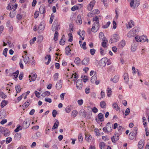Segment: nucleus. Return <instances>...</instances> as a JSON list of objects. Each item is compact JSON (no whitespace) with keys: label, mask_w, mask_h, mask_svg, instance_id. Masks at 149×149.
I'll return each instance as SVG.
<instances>
[{"label":"nucleus","mask_w":149,"mask_h":149,"mask_svg":"<svg viewBox=\"0 0 149 149\" xmlns=\"http://www.w3.org/2000/svg\"><path fill=\"white\" fill-rule=\"evenodd\" d=\"M135 39L137 42H141V41L140 36H136L135 38Z\"/></svg>","instance_id":"50"},{"label":"nucleus","mask_w":149,"mask_h":149,"mask_svg":"<svg viewBox=\"0 0 149 149\" xmlns=\"http://www.w3.org/2000/svg\"><path fill=\"white\" fill-rule=\"evenodd\" d=\"M37 75L36 73L35 74H31V75H29V77L30 78L31 77V79L33 81H34L37 78Z\"/></svg>","instance_id":"24"},{"label":"nucleus","mask_w":149,"mask_h":149,"mask_svg":"<svg viewBox=\"0 0 149 149\" xmlns=\"http://www.w3.org/2000/svg\"><path fill=\"white\" fill-rule=\"evenodd\" d=\"M45 7L44 5H42L39 8V12L41 14H42L45 12Z\"/></svg>","instance_id":"16"},{"label":"nucleus","mask_w":149,"mask_h":149,"mask_svg":"<svg viewBox=\"0 0 149 149\" xmlns=\"http://www.w3.org/2000/svg\"><path fill=\"white\" fill-rule=\"evenodd\" d=\"M6 141L7 143H9L12 141V138L10 137H7L6 139Z\"/></svg>","instance_id":"55"},{"label":"nucleus","mask_w":149,"mask_h":149,"mask_svg":"<svg viewBox=\"0 0 149 149\" xmlns=\"http://www.w3.org/2000/svg\"><path fill=\"white\" fill-rule=\"evenodd\" d=\"M97 117L100 122H102L104 121V116L102 113H99L97 115Z\"/></svg>","instance_id":"25"},{"label":"nucleus","mask_w":149,"mask_h":149,"mask_svg":"<svg viewBox=\"0 0 149 149\" xmlns=\"http://www.w3.org/2000/svg\"><path fill=\"white\" fill-rule=\"evenodd\" d=\"M29 105V102H26L24 103L22 106L24 107L25 108H26Z\"/></svg>","instance_id":"59"},{"label":"nucleus","mask_w":149,"mask_h":149,"mask_svg":"<svg viewBox=\"0 0 149 149\" xmlns=\"http://www.w3.org/2000/svg\"><path fill=\"white\" fill-rule=\"evenodd\" d=\"M64 37V36L63 35L61 39L60 40V44L62 45H63L65 43V41L64 40H63V38Z\"/></svg>","instance_id":"41"},{"label":"nucleus","mask_w":149,"mask_h":149,"mask_svg":"<svg viewBox=\"0 0 149 149\" xmlns=\"http://www.w3.org/2000/svg\"><path fill=\"white\" fill-rule=\"evenodd\" d=\"M113 108L116 111H118L119 109V107L117 104L115 103L113 104Z\"/></svg>","instance_id":"49"},{"label":"nucleus","mask_w":149,"mask_h":149,"mask_svg":"<svg viewBox=\"0 0 149 149\" xmlns=\"http://www.w3.org/2000/svg\"><path fill=\"white\" fill-rule=\"evenodd\" d=\"M56 120L57 123L56 122H55L54 123V126L52 128V129L53 130H54L55 129H57L58 126L59 124V121L58 120Z\"/></svg>","instance_id":"27"},{"label":"nucleus","mask_w":149,"mask_h":149,"mask_svg":"<svg viewBox=\"0 0 149 149\" xmlns=\"http://www.w3.org/2000/svg\"><path fill=\"white\" fill-rule=\"evenodd\" d=\"M130 112V110L129 108H127L125 112V116H127L129 115Z\"/></svg>","instance_id":"52"},{"label":"nucleus","mask_w":149,"mask_h":149,"mask_svg":"<svg viewBox=\"0 0 149 149\" xmlns=\"http://www.w3.org/2000/svg\"><path fill=\"white\" fill-rule=\"evenodd\" d=\"M95 2L96 1L95 0H93L90 2V3L88 5L87 8L89 11H91L92 10L93 7L95 4Z\"/></svg>","instance_id":"7"},{"label":"nucleus","mask_w":149,"mask_h":149,"mask_svg":"<svg viewBox=\"0 0 149 149\" xmlns=\"http://www.w3.org/2000/svg\"><path fill=\"white\" fill-rule=\"evenodd\" d=\"M78 139L79 142H81L82 141V135L81 133H79L78 136Z\"/></svg>","instance_id":"48"},{"label":"nucleus","mask_w":149,"mask_h":149,"mask_svg":"<svg viewBox=\"0 0 149 149\" xmlns=\"http://www.w3.org/2000/svg\"><path fill=\"white\" fill-rule=\"evenodd\" d=\"M89 61V57H86L84 58L82 61V63L83 65H86L88 64Z\"/></svg>","instance_id":"10"},{"label":"nucleus","mask_w":149,"mask_h":149,"mask_svg":"<svg viewBox=\"0 0 149 149\" xmlns=\"http://www.w3.org/2000/svg\"><path fill=\"white\" fill-rule=\"evenodd\" d=\"M16 90L17 93H18L21 91L20 86L19 85H18L15 86Z\"/></svg>","instance_id":"46"},{"label":"nucleus","mask_w":149,"mask_h":149,"mask_svg":"<svg viewBox=\"0 0 149 149\" xmlns=\"http://www.w3.org/2000/svg\"><path fill=\"white\" fill-rule=\"evenodd\" d=\"M139 27L136 26L134 28L131 30L133 32V33H134L135 36L139 31Z\"/></svg>","instance_id":"14"},{"label":"nucleus","mask_w":149,"mask_h":149,"mask_svg":"<svg viewBox=\"0 0 149 149\" xmlns=\"http://www.w3.org/2000/svg\"><path fill=\"white\" fill-rule=\"evenodd\" d=\"M29 57L28 56H27V55H25V56L24 58V63L26 64H27L28 63L30 62V61H29Z\"/></svg>","instance_id":"29"},{"label":"nucleus","mask_w":149,"mask_h":149,"mask_svg":"<svg viewBox=\"0 0 149 149\" xmlns=\"http://www.w3.org/2000/svg\"><path fill=\"white\" fill-rule=\"evenodd\" d=\"M48 59V61L47 62H45V63H46L47 65H48L50 63V61H51V57L50 55H47L45 58V60H46Z\"/></svg>","instance_id":"23"},{"label":"nucleus","mask_w":149,"mask_h":149,"mask_svg":"<svg viewBox=\"0 0 149 149\" xmlns=\"http://www.w3.org/2000/svg\"><path fill=\"white\" fill-rule=\"evenodd\" d=\"M58 73H56L54 74V80L56 81L57 80L58 78Z\"/></svg>","instance_id":"57"},{"label":"nucleus","mask_w":149,"mask_h":149,"mask_svg":"<svg viewBox=\"0 0 149 149\" xmlns=\"http://www.w3.org/2000/svg\"><path fill=\"white\" fill-rule=\"evenodd\" d=\"M99 28V25L98 24V22L97 23H94L93 26L91 28V31L94 32H96Z\"/></svg>","instance_id":"6"},{"label":"nucleus","mask_w":149,"mask_h":149,"mask_svg":"<svg viewBox=\"0 0 149 149\" xmlns=\"http://www.w3.org/2000/svg\"><path fill=\"white\" fill-rule=\"evenodd\" d=\"M76 86L77 88L78 89H81L82 87V82L81 79H79L77 81Z\"/></svg>","instance_id":"8"},{"label":"nucleus","mask_w":149,"mask_h":149,"mask_svg":"<svg viewBox=\"0 0 149 149\" xmlns=\"http://www.w3.org/2000/svg\"><path fill=\"white\" fill-rule=\"evenodd\" d=\"M6 116V114L5 111H3L0 112V118H4Z\"/></svg>","instance_id":"17"},{"label":"nucleus","mask_w":149,"mask_h":149,"mask_svg":"<svg viewBox=\"0 0 149 149\" xmlns=\"http://www.w3.org/2000/svg\"><path fill=\"white\" fill-rule=\"evenodd\" d=\"M36 39V37H34L33 39L30 41V44H32L34 43V41H35Z\"/></svg>","instance_id":"58"},{"label":"nucleus","mask_w":149,"mask_h":149,"mask_svg":"<svg viewBox=\"0 0 149 149\" xmlns=\"http://www.w3.org/2000/svg\"><path fill=\"white\" fill-rule=\"evenodd\" d=\"M137 46L136 44H133L131 45V49L133 52L135 51L137 49Z\"/></svg>","instance_id":"30"},{"label":"nucleus","mask_w":149,"mask_h":149,"mask_svg":"<svg viewBox=\"0 0 149 149\" xmlns=\"http://www.w3.org/2000/svg\"><path fill=\"white\" fill-rule=\"evenodd\" d=\"M137 127H134L133 130L129 134V138L130 139L133 140L134 138L137 134Z\"/></svg>","instance_id":"1"},{"label":"nucleus","mask_w":149,"mask_h":149,"mask_svg":"<svg viewBox=\"0 0 149 149\" xmlns=\"http://www.w3.org/2000/svg\"><path fill=\"white\" fill-rule=\"evenodd\" d=\"M99 37L100 39L102 41L104 40L106 41V40H107V38L104 36L103 33L102 32H101L100 33Z\"/></svg>","instance_id":"19"},{"label":"nucleus","mask_w":149,"mask_h":149,"mask_svg":"<svg viewBox=\"0 0 149 149\" xmlns=\"http://www.w3.org/2000/svg\"><path fill=\"white\" fill-rule=\"evenodd\" d=\"M125 45V41L124 40H122L118 44V46L120 47H123Z\"/></svg>","instance_id":"28"},{"label":"nucleus","mask_w":149,"mask_h":149,"mask_svg":"<svg viewBox=\"0 0 149 149\" xmlns=\"http://www.w3.org/2000/svg\"><path fill=\"white\" fill-rule=\"evenodd\" d=\"M124 79L125 81V82L126 83H127L129 81V78L128 73H125L123 75Z\"/></svg>","instance_id":"22"},{"label":"nucleus","mask_w":149,"mask_h":149,"mask_svg":"<svg viewBox=\"0 0 149 149\" xmlns=\"http://www.w3.org/2000/svg\"><path fill=\"white\" fill-rule=\"evenodd\" d=\"M21 137V134L20 133H16L14 139L15 140H19Z\"/></svg>","instance_id":"18"},{"label":"nucleus","mask_w":149,"mask_h":149,"mask_svg":"<svg viewBox=\"0 0 149 149\" xmlns=\"http://www.w3.org/2000/svg\"><path fill=\"white\" fill-rule=\"evenodd\" d=\"M0 96L3 99H5L7 96L3 92H0Z\"/></svg>","instance_id":"47"},{"label":"nucleus","mask_w":149,"mask_h":149,"mask_svg":"<svg viewBox=\"0 0 149 149\" xmlns=\"http://www.w3.org/2000/svg\"><path fill=\"white\" fill-rule=\"evenodd\" d=\"M110 22H108L106 24L104 25L103 26V28H107L109 26L110 24Z\"/></svg>","instance_id":"62"},{"label":"nucleus","mask_w":149,"mask_h":149,"mask_svg":"<svg viewBox=\"0 0 149 149\" xmlns=\"http://www.w3.org/2000/svg\"><path fill=\"white\" fill-rule=\"evenodd\" d=\"M45 25L42 22H41L38 28V30H39L40 31H43L44 30L45 28Z\"/></svg>","instance_id":"20"},{"label":"nucleus","mask_w":149,"mask_h":149,"mask_svg":"<svg viewBox=\"0 0 149 149\" xmlns=\"http://www.w3.org/2000/svg\"><path fill=\"white\" fill-rule=\"evenodd\" d=\"M10 16L11 17L13 18L16 15V12L15 10H13V11H11L10 13Z\"/></svg>","instance_id":"35"},{"label":"nucleus","mask_w":149,"mask_h":149,"mask_svg":"<svg viewBox=\"0 0 149 149\" xmlns=\"http://www.w3.org/2000/svg\"><path fill=\"white\" fill-rule=\"evenodd\" d=\"M5 136H8L10 134L9 131L7 129L5 128L1 132Z\"/></svg>","instance_id":"9"},{"label":"nucleus","mask_w":149,"mask_h":149,"mask_svg":"<svg viewBox=\"0 0 149 149\" xmlns=\"http://www.w3.org/2000/svg\"><path fill=\"white\" fill-rule=\"evenodd\" d=\"M120 37L118 35L114 34L113 35L112 38L110 39L109 42L112 43L113 42H116L119 40Z\"/></svg>","instance_id":"3"},{"label":"nucleus","mask_w":149,"mask_h":149,"mask_svg":"<svg viewBox=\"0 0 149 149\" xmlns=\"http://www.w3.org/2000/svg\"><path fill=\"white\" fill-rule=\"evenodd\" d=\"M50 94V93L48 91H46L42 95V96L45 97L46 96H49Z\"/></svg>","instance_id":"44"},{"label":"nucleus","mask_w":149,"mask_h":149,"mask_svg":"<svg viewBox=\"0 0 149 149\" xmlns=\"http://www.w3.org/2000/svg\"><path fill=\"white\" fill-rule=\"evenodd\" d=\"M134 36H135V34L133 33V32L131 30L127 34V36L129 38H131Z\"/></svg>","instance_id":"33"},{"label":"nucleus","mask_w":149,"mask_h":149,"mask_svg":"<svg viewBox=\"0 0 149 149\" xmlns=\"http://www.w3.org/2000/svg\"><path fill=\"white\" fill-rule=\"evenodd\" d=\"M78 8V7L77 6H74L72 7L71 8V10L73 11H74Z\"/></svg>","instance_id":"64"},{"label":"nucleus","mask_w":149,"mask_h":149,"mask_svg":"<svg viewBox=\"0 0 149 149\" xmlns=\"http://www.w3.org/2000/svg\"><path fill=\"white\" fill-rule=\"evenodd\" d=\"M144 145V141L143 140H140L138 143V147L139 148L142 149Z\"/></svg>","instance_id":"13"},{"label":"nucleus","mask_w":149,"mask_h":149,"mask_svg":"<svg viewBox=\"0 0 149 149\" xmlns=\"http://www.w3.org/2000/svg\"><path fill=\"white\" fill-rule=\"evenodd\" d=\"M100 106L101 108H103L106 107V103L104 101H102L100 104Z\"/></svg>","instance_id":"38"},{"label":"nucleus","mask_w":149,"mask_h":149,"mask_svg":"<svg viewBox=\"0 0 149 149\" xmlns=\"http://www.w3.org/2000/svg\"><path fill=\"white\" fill-rule=\"evenodd\" d=\"M65 54H66L67 55H69L70 54V52L71 51V50L70 49V48L69 47V46H67L65 48Z\"/></svg>","instance_id":"31"},{"label":"nucleus","mask_w":149,"mask_h":149,"mask_svg":"<svg viewBox=\"0 0 149 149\" xmlns=\"http://www.w3.org/2000/svg\"><path fill=\"white\" fill-rule=\"evenodd\" d=\"M59 27V25L58 24V21L55 20L52 26V30L54 31L58 30L59 28L60 29Z\"/></svg>","instance_id":"5"},{"label":"nucleus","mask_w":149,"mask_h":149,"mask_svg":"<svg viewBox=\"0 0 149 149\" xmlns=\"http://www.w3.org/2000/svg\"><path fill=\"white\" fill-rule=\"evenodd\" d=\"M77 112L76 110H74L72 112L71 115L72 116H73L74 118L77 115Z\"/></svg>","instance_id":"45"},{"label":"nucleus","mask_w":149,"mask_h":149,"mask_svg":"<svg viewBox=\"0 0 149 149\" xmlns=\"http://www.w3.org/2000/svg\"><path fill=\"white\" fill-rule=\"evenodd\" d=\"M22 127L21 126L19 125L17 126V128L14 131L16 132H18L19 130H22Z\"/></svg>","instance_id":"53"},{"label":"nucleus","mask_w":149,"mask_h":149,"mask_svg":"<svg viewBox=\"0 0 149 149\" xmlns=\"http://www.w3.org/2000/svg\"><path fill=\"white\" fill-rule=\"evenodd\" d=\"M107 95L108 97H110V95H111V93L112 92V91L111 90V88H107Z\"/></svg>","instance_id":"42"},{"label":"nucleus","mask_w":149,"mask_h":149,"mask_svg":"<svg viewBox=\"0 0 149 149\" xmlns=\"http://www.w3.org/2000/svg\"><path fill=\"white\" fill-rule=\"evenodd\" d=\"M105 41L104 40H103V42L102 43V45L105 48L107 47V42H108L107 40H106Z\"/></svg>","instance_id":"51"},{"label":"nucleus","mask_w":149,"mask_h":149,"mask_svg":"<svg viewBox=\"0 0 149 149\" xmlns=\"http://www.w3.org/2000/svg\"><path fill=\"white\" fill-rule=\"evenodd\" d=\"M92 138V136L91 135H86L85 139H86L88 141L89 140Z\"/></svg>","instance_id":"56"},{"label":"nucleus","mask_w":149,"mask_h":149,"mask_svg":"<svg viewBox=\"0 0 149 149\" xmlns=\"http://www.w3.org/2000/svg\"><path fill=\"white\" fill-rule=\"evenodd\" d=\"M112 125H111L110 122L108 123L106 125V127L108 130V133L111 132L112 130Z\"/></svg>","instance_id":"11"},{"label":"nucleus","mask_w":149,"mask_h":149,"mask_svg":"<svg viewBox=\"0 0 149 149\" xmlns=\"http://www.w3.org/2000/svg\"><path fill=\"white\" fill-rule=\"evenodd\" d=\"M58 32L57 31H56L55 32L54 37V40L56 41L58 40Z\"/></svg>","instance_id":"39"},{"label":"nucleus","mask_w":149,"mask_h":149,"mask_svg":"<svg viewBox=\"0 0 149 149\" xmlns=\"http://www.w3.org/2000/svg\"><path fill=\"white\" fill-rule=\"evenodd\" d=\"M62 81H61V80H60L57 82L56 85V88L57 89L59 90L61 88V87H62Z\"/></svg>","instance_id":"15"},{"label":"nucleus","mask_w":149,"mask_h":149,"mask_svg":"<svg viewBox=\"0 0 149 149\" xmlns=\"http://www.w3.org/2000/svg\"><path fill=\"white\" fill-rule=\"evenodd\" d=\"M93 22L95 21V22H94V23H96L98 22V24L99 25V18L97 16H95L93 17Z\"/></svg>","instance_id":"37"},{"label":"nucleus","mask_w":149,"mask_h":149,"mask_svg":"<svg viewBox=\"0 0 149 149\" xmlns=\"http://www.w3.org/2000/svg\"><path fill=\"white\" fill-rule=\"evenodd\" d=\"M105 145V143L103 142H102L100 143L99 144V147L100 149H102L103 146H104Z\"/></svg>","instance_id":"63"},{"label":"nucleus","mask_w":149,"mask_h":149,"mask_svg":"<svg viewBox=\"0 0 149 149\" xmlns=\"http://www.w3.org/2000/svg\"><path fill=\"white\" fill-rule=\"evenodd\" d=\"M86 112L84 109H81L79 111V114L84 118H85L86 116Z\"/></svg>","instance_id":"12"},{"label":"nucleus","mask_w":149,"mask_h":149,"mask_svg":"<svg viewBox=\"0 0 149 149\" xmlns=\"http://www.w3.org/2000/svg\"><path fill=\"white\" fill-rule=\"evenodd\" d=\"M19 73V71L18 70L13 73V74H14V76L15 78H17V77Z\"/></svg>","instance_id":"54"},{"label":"nucleus","mask_w":149,"mask_h":149,"mask_svg":"<svg viewBox=\"0 0 149 149\" xmlns=\"http://www.w3.org/2000/svg\"><path fill=\"white\" fill-rule=\"evenodd\" d=\"M8 51V49L7 48H5L3 51V54L6 57L7 56V53Z\"/></svg>","instance_id":"61"},{"label":"nucleus","mask_w":149,"mask_h":149,"mask_svg":"<svg viewBox=\"0 0 149 149\" xmlns=\"http://www.w3.org/2000/svg\"><path fill=\"white\" fill-rule=\"evenodd\" d=\"M97 80V76L96 75H94L91 78V81L92 83H94V81Z\"/></svg>","instance_id":"34"},{"label":"nucleus","mask_w":149,"mask_h":149,"mask_svg":"<svg viewBox=\"0 0 149 149\" xmlns=\"http://www.w3.org/2000/svg\"><path fill=\"white\" fill-rule=\"evenodd\" d=\"M76 22L79 24H81L82 23V21L80 15H78L77 17L76 20Z\"/></svg>","instance_id":"21"},{"label":"nucleus","mask_w":149,"mask_h":149,"mask_svg":"<svg viewBox=\"0 0 149 149\" xmlns=\"http://www.w3.org/2000/svg\"><path fill=\"white\" fill-rule=\"evenodd\" d=\"M140 38L141 40V42H144L146 41H147V42H148V40L146 36L143 35L141 36H140Z\"/></svg>","instance_id":"26"},{"label":"nucleus","mask_w":149,"mask_h":149,"mask_svg":"<svg viewBox=\"0 0 149 149\" xmlns=\"http://www.w3.org/2000/svg\"><path fill=\"white\" fill-rule=\"evenodd\" d=\"M140 1L139 0H136L134 1V0H132L130 2V6L133 9H135L139 5Z\"/></svg>","instance_id":"2"},{"label":"nucleus","mask_w":149,"mask_h":149,"mask_svg":"<svg viewBox=\"0 0 149 149\" xmlns=\"http://www.w3.org/2000/svg\"><path fill=\"white\" fill-rule=\"evenodd\" d=\"M80 59L79 57H77L75 58L74 62L77 65H79L80 63Z\"/></svg>","instance_id":"43"},{"label":"nucleus","mask_w":149,"mask_h":149,"mask_svg":"<svg viewBox=\"0 0 149 149\" xmlns=\"http://www.w3.org/2000/svg\"><path fill=\"white\" fill-rule=\"evenodd\" d=\"M119 77L118 76H115L112 79L114 83H116L117 82L119 79Z\"/></svg>","instance_id":"32"},{"label":"nucleus","mask_w":149,"mask_h":149,"mask_svg":"<svg viewBox=\"0 0 149 149\" xmlns=\"http://www.w3.org/2000/svg\"><path fill=\"white\" fill-rule=\"evenodd\" d=\"M90 52L91 54L93 55L94 54L95 52V50L94 49H91L90 50Z\"/></svg>","instance_id":"60"},{"label":"nucleus","mask_w":149,"mask_h":149,"mask_svg":"<svg viewBox=\"0 0 149 149\" xmlns=\"http://www.w3.org/2000/svg\"><path fill=\"white\" fill-rule=\"evenodd\" d=\"M100 13V11L98 9H96L92 11V13L91 14H93L94 15L98 14Z\"/></svg>","instance_id":"36"},{"label":"nucleus","mask_w":149,"mask_h":149,"mask_svg":"<svg viewBox=\"0 0 149 149\" xmlns=\"http://www.w3.org/2000/svg\"><path fill=\"white\" fill-rule=\"evenodd\" d=\"M7 103V101L3 100L1 103V108H3L4 106H6Z\"/></svg>","instance_id":"40"},{"label":"nucleus","mask_w":149,"mask_h":149,"mask_svg":"<svg viewBox=\"0 0 149 149\" xmlns=\"http://www.w3.org/2000/svg\"><path fill=\"white\" fill-rule=\"evenodd\" d=\"M30 123V121L29 118L26 119L23 122L22 128L26 129L29 127Z\"/></svg>","instance_id":"4"}]
</instances>
